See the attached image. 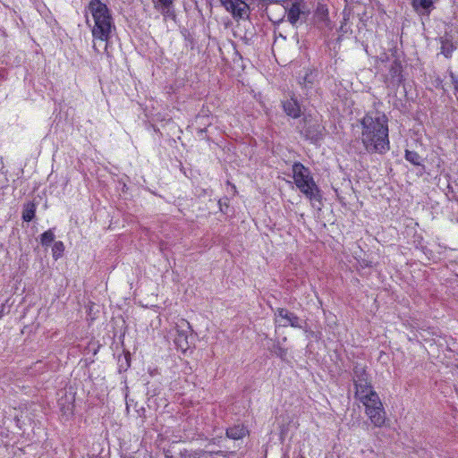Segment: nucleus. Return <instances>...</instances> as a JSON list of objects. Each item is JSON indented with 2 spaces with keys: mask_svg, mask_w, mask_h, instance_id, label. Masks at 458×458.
Returning <instances> with one entry per match:
<instances>
[{
  "mask_svg": "<svg viewBox=\"0 0 458 458\" xmlns=\"http://www.w3.org/2000/svg\"><path fill=\"white\" fill-rule=\"evenodd\" d=\"M361 143L369 154L384 155L390 149L388 118L377 109L366 112L360 119Z\"/></svg>",
  "mask_w": 458,
  "mask_h": 458,
  "instance_id": "nucleus-1",
  "label": "nucleus"
},
{
  "mask_svg": "<svg viewBox=\"0 0 458 458\" xmlns=\"http://www.w3.org/2000/svg\"><path fill=\"white\" fill-rule=\"evenodd\" d=\"M94 20L92 36L102 41H108L115 25L112 13L107 5L101 0H90L87 7Z\"/></svg>",
  "mask_w": 458,
  "mask_h": 458,
  "instance_id": "nucleus-2",
  "label": "nucleus"
},
{
  "mask_svg": "<svg viewBox=\"0 0 458 458\" xmlns=\"http://www.w3.org/2000/svg\"><path fill=\"white\" fill-rule=\"evenodd\" d=\"M293 178L297 188L306 198H308L313 207L321 209L322 206V191L316 184L310 170L301 162H294L292 166Z\"/></svg>",
  "mask_w": 458,
  "mask_h": 458,
  "instance_id": "nucleus-3",
  "label": "nucleus"
},
{
  "mask_svg": "<svg viewBox=\"0 0 458 458\" xmlns=\"http://www.w3.org/2000/svg\"><path fill=\"white\" fill-rule=\"evenodd\" d=\"M299 128L301 136L315 145L319 144L326 135L325 126L310 114L302 118Z\"/></svg>",
  "mask_w": 458,
  "mask_h": 458,
  "instance_id": "nucleus-4",
  "label": "nucleus"
},
{
  "mask_svg": "<svg viewBox=\"0 0 458 458\" xmlns=\"http://www.w3.org/2000/svg\"><path fill=\"white\" fill-rule=\"evenodd\" d=\"M352 377L357 398H364L369 395L370 392H375L371 384L370 376L365 365L355 362L353 364Z\"/></svg>",
  "mask_w": 458,
  "mask_h": 458,
  "instance_id": "nucleus-5",
  "label": "nucleus"
},
{
  "mask_svg": "<svg viewBox=\"0 0 458 458\" xmlns=\"http://www.w3.org/2000/svg\"><path fill=\"white\" fill-rule=\"evenodd\" d=\"M366 407V414L371 423L376 427H382L386 420V412L383 404L376 392H370L369 395L360 399Z\"/></svg>",
  "mask_w": 458,
  "mask_h": 458,
  "instance_id": "nucleus-6",
  "label": "nucleus"
},
{
  "mask_svg": "<svg viewBox=\"0 0 458 458\" xmlns=\"http://www.w3.org/2000/svg\"><path fill=\"white\" fill-rule=\"evenodd\" d=\"M392 58L393 63L390 64L388 74L386 75L387 86L392 89H398L404 81L403 66L398 51L392 52Z\"/></svg>",
  "mask_w": 458,
  "mask_h": 458,
  "instance_id": "nucleus-7",
  "label": "nucleus"
},
{
  "mask_svg": "<svg viewBox=\"0 0 458 458\" xmlns=\"http://www.w3.org/2000/svg\"><path fill=\"white\" fill-rule=\"evenodd\" d=\"M285 6V11L287 12V19L288 21L294 25L296 22L301 20H306L309 10L307 9L306 4L302 0H295L291 3V6Z\"/></svg>",
  "mask_w": 458,
  "mask_h": 458,
  "instance_id": "nucleus-8",
  "label": "nucleus"
},
{
  "mask_svg": "<svg viewBox=\"0 0 458 458\" xmlns=\"http://www.w3.org/2000/svg\"><path fill=\"white\" fill-rule=\"evenodd\" d=\"M221 3L234 18L242 19L249 15L250 7L242 0H221Z\"/></svg>",
  "mask_w": 458,
  "mask_h": 458,
  "instance_id": "nucleus-9",
  "label": "nucleus"
},
{
  "mask_svg": "<svg viewBox=\"0 0 458 458\" xmlns=\"http://www.w3.org/2000/svg\"><path fill=\"white\" fill-rule=\"evenodd\" d=\"M275 315L281 318L280 326L293 327L295 328H302V320L293 312L289 311L284 308H277Z\"/></svg>",
  "mask_w": 458,
  "mask_h": 458,
  "instance_id": "nucleus-10",
  "label": "nucleus"
},
{
  "mask_svg": "<svg viewBox=\"0 0 458 458\" xmlns=\"http://www.w3.org/2000/svg\"><path fill=\"white\" fill-rule=\"evenodd\" d=\"M281 106L285 114L293 119H298L302 114L301 103L294 94L290 95V98L286 99L281 100Z\"/></svg>",
  "mask_w": 458,
  "mask_h": 458,
  "instance_id": "nucleus-11",
  "label": "nucleus"
},
{
  "mask_svg": "<svg viewBox=\"0 0 458 458\" xmlns=\"http://www.w3.org/2000/svg\"><path fill=\"white\" fill-rule=\"evenodd\" d=\"M180 458H213L214 455L221 456L222 458H226V453L224 451H206L202 449L197 450H188L183 449L179 454Z\"/></svg>",
  "mask_w": 458,
  "mask_h": 458,
  "instance_id": "nucleus-12",
  "label": "nucleus"
},
{
  "mask_svg": "<svg viewBox=\"0 0 458 458\" xmlns=\"http://www.w3.org/2000/svg\"><path fill=\"white\" fill-rule=\"evenodd\" d=\"M313 22L319 30L330 27L328 10L325 4H318L313 15Z\"/></svg>",
  "mask_w": 458,
  "mask_h": 458,
  "instance_id": "nucleus-13",
  "label": "nucleus"
},
{
  "mask_svg": "<svg viewBox=\"0 0 458 458\" xmlns=\"http://www.w3.org/2000/svg\"><path fill=\"white\" fill-rule=\"evenodd\" d=\"M189 335L188 331L184 329H180L179 327L176 329V335L174 337V344L176 348L182 352H186V351L190 348L191 344L188 340Z\"/></svg>",
  "mask_w": 458,
  "mask_h": 458,
  "instance_id": "nucleus-14",
  "label": "nucleus"
},
{
  "mask_svg": "<svg viewBox=\"0 0 458 458\" xmlns=\"http://www.w3.org/2000/svg\"><path fill=\"white\" fill-rule=\"evenodd\" d=\"M248 434V429L242 425H234L226 428L225 435L228 438L238 440L243 438Z\"/></svg>",
  "mask_w": 458,
  "mask_h": 458,
  "instance_id": "nucleus-15",
  "label": "nucleus"
},
{
  "mask_svg": "<svg viewBox=\"0 0 458 458\" xmlns=\"http://www.w3.org/2000/svg\"><path fill=\"white\" fill-rule=\"evenodd\" d=\"M37 205L33 201H28L22 206L21 218L25 222H30L36 217Z\"/></svg>",
  "mask_w": 458,
  "mask_h": 458,
  "instance_id": "nucleus-16",
  "label": "nucleus"
},
{
  "mask_svg": "<svg viewBox=\"0 0 458 458\" xmlns=\"http://www.w3.org/2000/svg\"><path fill=\"white\" fill-rule=\"evenodd\" d=\"M411 4L415 12L420 15H429V0H412Z\"/></svg>",
  "mask_w": 458,
  "mask_h": 458,
  "instance_id": "nucleus-17",
  "label": "nucleus"
},
{
  "mask_svg": "<svg viewBox=\"0 0 458 458\" xmlns=\"http://www.w3.org/2000/svg\"><path fill=\"white\" fill-rule=\"evenodd\" d=\"M440 53L447 58L451 57L454 50L455 49L453 41L447 38H440Z\"/></svg>",
  "mask_w": 458,
  "mask_h": 458,
  "instance_id": "nucleus-18",
  "label": "nucleus"
},
{
  "mask_svg": "<svg viewBox=\"0 0 458 458\" xmlns=\"http://www.w3.org/2000/svg\"><path fill=\"white\" fill-rule=\"evenodd\" d=\"M317 77L316 71H307L302 78H300V84L305 88H311Z\"/></svg>",
  "mask_w": 458,
  "mask_h": 458,
  "instance_id": "nucleus-19",
  "label": "nucleus"
},
{
  "mask_svg": "<svg viewBox=\"0 0 458 458\" xmlns=\"http://www.w3.org/2000/svg\"><path fill=\"white\" fill-rule=\"evenodd\" d=\"M156 10L159 11L161 14L166 19H172L175 20L176 14L174 11V3L172 4H166V6H158V8H155Z\"/></svg>",
  "mask_w": 458,
  "mask_h": 458,
  "instance_id": "nucleus-20",
  "label": "nucleus"
},
{
  "mask_svg": "<svg viewBox=\"0 0 458 458\" xmlns=\"http://www.w3.org/2000/svg\"><path fill=\"white\" fill-rule=\"evenodd\" d=\"M55 241V233L52 229H48L40 235V243L42 246L48 247Z\"/></svg>",
  "mask_w": 458,
  "mask_h": 458,
  "instance_id": "nucleus-21",
  "label": "nucleus"
},
{
  "mask_svg": "<svg viewBox=\"0 0 458 458\" xmlns=\"http://www.w3.org/2000/svg\"><path fill=\"white\" fill-rule=\"evenodd\" d=\"M64 251V244L63 242L58 241L55 242L52 247V253L54 259L57 260L59 258L63 256Z\"/></svg>",
  "mask_w": 458,
  "mask_h": 458,
  "instance_id": "nucleus-22",
  "label": "nucleus"
},
{
  "mask_svg": "<svg viewBox=\"0 0 458 458\" xmlns=\"http://www.w3.org/2000/svg\"><path fill=\"white\" fill-rule=\"evenodd\" d=\"M405 158L413 165H421V157L415 151L406 150Z\"/></svg>",
  "mask_w": 458,
  "mask_h": 458,
  "instance_id": "nucleus-23",
  "label": "nucleus"
},
{
  "mask_svg": "<svg viewBox=\"0 0 458 458\" xmlns=\"http://www.w3.org/2000/svg\"><path fill=\"white\" fill-rule=\"evenodd\" d=\"M59 405H60V409H61L62 414L64 416H66L67 418L70 417V416H72V414H73V408H74L73 403H69L68 404L65 405V404H64L62 403H59Z\"/></svg>",
  "mask_w": 458,
  "mask_h": 458,
  "instance_id": "nucleus-24",
  "label": "nucleus"
},
{
  "mask_svg": "<svg viewBox=\"0 0 458 458\" xmlns=\"http://www.w3.org/2000/svg\"><path fill=\"white\" fill-rule=\"evenodd\" d=\"M274 352L280 359L284 360L287 355V349L281 346L279 343H276V344H274Z\"/></svg>",
  "mask_w": 458,
  "mask_h": 458,
  "instance_id": "nucleus-25",
  "label": "nucleus"
},
{
  "mask_svg": "<svg viewBox=\"0 0 458 458\" xmlns=\"http://www.w3.org/2000/svg\"><path fill=\"white\" fill-rule=\"evenodd\" d=\"M124 361H120V364H119V371H126L130 366H131V357H130V353H126L124 355Z\"/></svg>",
  "mask_w": 458,
  "mask_h": 458,
  "instance_id": "nucleus-26",
  "label": "nucleus"
},
{
  "mask_svg": "<svg viewBox=\"0 0 458 458\" xmlns=\"http://www.w3.org/2000/svg\"><path fill=\"white\" fill-rule=\"evenodd\" d=\"M393 51H397L396 49H391L390 50V53H383L379 57V61L381 63H390L392 64L393 63V58H392V52Z\"/></svg>",
  "mask_w": 458,
  "mask_h": 458,
  "instance_id": "nucleus-27",
  "label": "nucleus"
},
{
  "mask_svg": "<svg viewBox=\"0 0 458 458\" xmlns=\"http://www.w3.org/2000/svg\"><path fill=\"white\" fill-rule=\"evenodd\" d=\"M174 0H153L154 8H158V6H166V4H172Z\"/></svg>",
  "mask_w": 458,
  "mask_h": 458,
  "instance_id": "nucleus-28",
  "label": "nucleus"
},
{
  "mask_svg": "<svg viewBox=\"0 0 458 458\" xmlns=\"http://www.w3.org/2000/svg\"><path fill=\"white\" fill-rule=\"evenodd\" d=\"M159 393L157 392V390L156 388H151L150 387V383L148 382L147 384V394L153 397V396L157 395Z\"/></svg>",
  "mask_w": 458,
  "mask_h": 458,
  "instance_id": "nucleus-29",
  "label": "nucleus"
},
{
  "mask_svg": "<svg viewBox=\"0 0 458 458\" xmlns=\"http://www.w3.org/2000/svg\"><path fill=\"white\" fill-rule=\"evenodd\" d=\"M206 132H207V128L206 127H204V128H198L197 129L198 136L200 137V138H204L205 135H206Z\"/></svg>",
  "mask_w": 458,
  "mask_h": 458,
  "instance_id": "nucleus-30",
  "label": "nucleus"
},
{
  "mask_svg": "<svg viewBox=\"0 0 458 458\" xmlns=\"http://www.w3.org/2000/svg\"><path fill=\"white\" fill-rule=\"evenodd\" d=\"M222 205H223V202L221 199L218 200V206H219V209L221 212L223 213H225V211L224 210V208H222Z\"/></svg>",
  "mask_w": 458,
  "mask_h": 458,
  "instance_id": "nucleus-31",
  "label": "nucleus"
},
{
  "mask_svg": "<svg viewBox=\"0 0 458 458\" xmlns=\"http://www.w3.org/2000/svg\"><path fill=\"white\" fill-rule=\"evenodd\" d=\"M419 169H420V170H419L418 174H421L423 172H425V166H424V165H421V167H420V168H419Z\"/></svg>",
  "mask_w": 458,
  "mask_h": 458,
  "instance_id": "nucleus-32",
  "label": "nucleus"
},
{
  "mask_svg": "<svg viewBox=\"0 0 458 458\" xmlns=\"http://www.w3.org/2000/svg\"><path fill=\"white\" fill-rule=\"evenodd\" d=\"M184 324H185V326H186L187 329H189L190 331H191V327L190 323H189V322H187V321H184Z\"/></svg>",
  "mask_w": 458,
  "mask_h": 458,
  "instance_id": "nucleus-33",
  "label": "nucleus"
},
{
  "mask_svg": "<svg viewBox=\"0 0 458 458\" xmlns=\"http://www.w3.org/2000/svg\"><path fill=\"white\" fill-rule=\"evenodd\" d=\"M454 89L458 93V81H454Z\"/></svg>",
  "mask_w": 458,
  "mask_h": 458,
  "instance_id": "nucleus-34",
  "label": "nucleus"
},
{
  "mask_svg": "<svg viewBox=\"0 0 458 458\" xmlns=\"http://www.w3.org/2000/svg\"><path fill=\"white\" fill-rule=\"evenodd\" d=\"M352 3H358L360 0H350Z\"/></svg>",
  "mask_w": 458,
  "mask_h": 458,
  "instance_id": "nucleus-35",
  "label": "nucleus"
},
{
  "mask_svg": "<svg viewBox=\"0 0 458 458\" xmlns=\"http://www.w3.org/2000/svg\"><path fill=\"white\" fill-rule=\"evenodd\" d=\"M225 206L226 208H228V205H227L225 202V204H223V205H222V208H225Z\"/></svg>",
  "mask_w": 458,
  "mask_h": 458,
  "instance_id": "nucleus-36",
  "label": "nucleus"
},
{
  "mask_svg": "<svg viewBox=\"0 0 458 458\" xmlns=\"http://www.w3.org/2000/svg\"><path fill=\"white\" fill-rule=\"evenodd\" d=\"M431 342L436 343L435 339H432V338H431ZM430 345H433V343H430Z\"/></svg>",
  "mask_w": 458,
  "mask_h": 458,
  "instance_id": "nucleus-37",
  "label": "nucleus"
}]
</instances>
